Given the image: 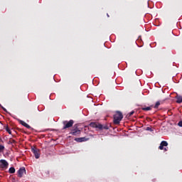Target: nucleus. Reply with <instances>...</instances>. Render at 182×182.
<instances>
[{
  "instance_id": "obj_14",
  "label": "nucleus",
  "mask_w": 182,
  "mask_h": 182,
  "mask_svg": "<svg viewBox=\"0 0 182 182\" xmlns=\"http://www.w3.org/2000/svg\"><path fill=\"white\" fill-rule=\"evenodd\" d=\"M15 143H16V141H15V139H9V144H15Z\"/></svg>"
},
{
  "instance_id": "obj_20",
  "label": "nucleus",
  "mask_w": 182,
  "mask_h": 182,
  "mask_svg": "<svg viewBox=\"0 0 182 182\" xmlns=\"http://www.w3.org/2000/svg\"><path fill=\"white\" fill-rule=\"evenodd\" d=\"M0 107H1L4 112H6V109H5V107H4L1 104H0Z\"/></svg>"
},
{
  "instance_id": "obj_5",
  "label": "nucleus",
  "mask_w": 182,
  "mask_h": 182,
  "mask_svg": "<svg viewBox=\"0 0 182 182\" xmlns=\"http://www.w3.org/2000/svg\"><path fill=\"white\" fill-rule=\"evenodd\" d=\"M9 166V164L6 160L1 159L0 160V168H2L3 170H6L8 168V166Z\"/></svg>"
},
{
  "instance_id": "obj_13",
  "label": "nucleus",
  "mask_w": 182,
  "mask_h": 182,
  "mask_svg": "<svg viewBox=\"0 0 182 182\" xmlns=\"http://www.w3.org/2000/svg\"><path fill=\"white\" fill-rule=\"evenodd\" d=\"M160 101H157L155 105L154 106V109H159V106H160Z\"/></svg>"
},
{
  "instance_id": "obj_9",
  "label": "nucleus",
  "mask_w": 182,
  "mask_h": 182,
  "mask_svg": "<svg viewBox=\"0 0 182 182\" xmlns=\"http://www.w3.org/2000/svg\"><path fill=\"white\" fill-rule=\"evenodd\" d=\"M75 141H77L78 143H82V141H87L89 139L86 137H80V138H75Z\"/></svg>"
},
{
  "instance_id": "obj_6",
  "label": "nucleus",
  "mask_w": 182,
  "mask_h": 182,
  "mask_svg": "<svg viewBox=\"0 0 182 182\" xmlns=\"http://www.w3.org/2000/svg\"><path fill=\"white\" fill-rule=\"evenodd\" d=\"M31 151L32 153H33L34 156H35V159H39V157H41V154L39 153V149L36 148V147H33L31 149Z\"/></svg>"
},
{
  "instance_id": "obj_25",
  "label": "nucleus",
  "mask_w": 182,
  "mask_h": 182,
  "mask_svg": "<svg viewBox=\"0 0 182 182\" xmlns=\"http://www.w3.org/2000/svg\"><path fill=\"white\" fill-rule=\"evenodd\" d=\"M0 140H1V137H0Z\"/></svg>"
},
{
  "instance_id": "obj_23",
  "label": "nucleus",
  "mask_w": 182,
  "mask_h": 182,
  "mask_svg": "<svg viewBox=\"0 0 182 182\" xmlns=\"http://www.w3.org/2000/svg\"><path fill=\"white\" fill-rule=\"evenodd\" d=\"M165 151H167V149L164 148Z\"/></svg>"
},
{
  "instance_id": "obj_8",
  "label": "nucleus",
  "mask_w": 182,
  "mask_h": 182,
  "mask_svg": "<svg viewBox=\"0 0 182 182\" xmlns=\"http://www.w3.org/2000/svg\"><path fill=\"white\" fill-rule=\"evenodd\" d=\"M168 146V143L166 141H162L160 144V146L159 147V150H163L164 147H167Z\"/></svg>"
},
{
  "instance_id": "obj_12",
  "label": "nucleus",
  "mask_w": 182,
  "mask_h": 182,
  "mask_svg": "<svg viewBox=\"0 0 182 182\" xmlns=\"http://www.w3.org/2000/svg\"><path fill=\"white\" fill-rule=\"evenodd\" d=\"M9 173H10V174H14L15 173V168L11 167L9 170Z\"/></svg>"
},
{
  "instance_id": "obj_4",
  "label": "nucleus",
  "mask_w": 182,
  "mask_h": 182,
  "mask_svg": "<svg viewBox=\"0 0 182 182\" xmlns=\"http://www.w3.org/2000/svg\"><path fill=\"white\" fill-rule=\"evenodd\" d=\"M75 121H73V119H70V121H63V130H66V129H70V127H73Z\"/></svg>"
},
{
  "instance_id": "obj_7",
  "label": "nucleus",
  "mask_w": 182,
  "mask_h": 182,
  "mask_svg": "<svg viewBox=\"0 0 182 182\" xmlns=\"http://www.w3.org/2000/svg\"><path fill=\"white\" fill-rule=\"evenodd\" d=\"M18 177H23V174H25V173H26V169H25V167H21L19 168V170L18 171Z\"/></svg>"
},
{
  "instance_id": "obj_15",
  "label": "nucleus",
  "mask_w": 182,
  "mask_h": 182,
  "mask_svg": "<svg viewBox=\"0 0 182 182\" xmlns=\"http://www.w3.org/2000/svg\"><path fill=\"white\" fill-rule=\"evenodd\" d=\"M151 107H153V106L147 107H143L142 110H144V111L151 110Z\"/></svg>"
},
{
  "instance_id": "obj_17",
  "label": "nucleus",
  "mask_w": 182,
  "mask_h": 182,
  "mask_svg": "<svg viewBox=\"0 0 182 182\" xmlns=\"http://www.w3.org/2000/svg\"><path fill=\"white\" fill-rule=\"evenodd\" d=\"M133 114H134V111H132L131 112H129L127 114V116H128V117H130L133 116Z\"/></svg>"
},
{
  "instance_id": "obj_24",
  "label": "nucleus",
  "mask_w": 182,
  "mask_h": 182,
  "mask_svg": "<svg viewBox=\"0 0 182 182\" xmlns=\"http://www.w3.org/2000/svg\"><path fill=\"white\" fill-rule=\"evenodd\" d=\"M107 16H108V18H109V14H107Z\"/></svg>"
},
{
  "instance_id": "obj_10",
  "label": "nucleus",
  "mask_w": 182,
  "mask_h": 182,
  "mask_svg": "<svg viewBox=\"0 0 182 182\" xmlns=\"http://www.w3.org/2000/svg\"><path fill=\"white\" fill-rule=\"evenodd\" d=\"M20 124H21L22 126H24V127H26V129H31L29 124H28L26 122L22 120L20 121Z\"/></svg>"
},
{
  "instance_id": "obj_11",
  "label": "nucleus",
  "mask_w": 182,
  "mask_h": 182,
  "mask_svg": "<svg viewBox=\"0 0 182 182\" xmlns=\"http://www.w3.org/2000/svg\"><path fill=\"white\" fill-rule=\"evenodd\" d=\"M176 103H182V96L177 95L176 96Z\"/></svg>"
},
{
  "instance_id": "obj_21",
  "label": "nucleus",
  "mask_w": 182,
  "mask_h": 182,
  "mask_svg": "<svg viewBox=\"0 0 182 182\" xmlns=\"http://www.w3.org/2000/svg\"><path fill=\"white\" fill-rule=\"evenodd\" d=\"M46 176H49V171H46Z\"/></svg>"
},
{
  "instance_id": "obj_18",
  "label": "nucleus",
  "mask_w": 182,
  "mask_h": 182,
  "mask_svg": "<svg viewBox=\"0 0 182 182\" xmlns=\"http://www.w3.org/2000/svg\"><path fill=\"white\" fill-rule=\"evenodd\" d=\"M4 149H5V146H4V145L0 144V150H4Z\"/></svg>"
},
{
  "instance_id": "obj_19",
  "label": "nucleus",
  "mask_w": 182,
  "mask_h": 182,
  "mask_svg": "<svg viewBox=\"0 0 182 182\" xmlns=\"http://www.w3.org/2000/svg\"><path fill=\"white\" fill-rule=\"evenodd\" d=\"M178 126H179V127H182V121H180V122L178 123Z\"/></svg>"
},
{
  "instance_id": "obj_2",
  "label": "nucleus",
  "mask_w": 182,
  "mask_h": 182,
  "mask_svg": "<svg viewBox=\"0 0 182 182\" xmlns=\"http://www.w3.org/2000/svg\"><path fill=\"white\" fill-rule=\"evenodd\" d=\"M123 119V114L118 111L114 114V124H120Z\"/></svg>"
},
{
  "instance_id": "obj_1",
  "label": "nucleus",
  "mask_w": 182,
  "mask_h": 182,
  "mask_svg": "<svg viewBox=\"0 0 182 182\" xmlns=\"http://www.w3.org/2000/svg\"><path fill=\"white\" fill-rule=\"evenodd\" d=\"M82 133V130L79 128V125L75 124L70 129L69 134L71 136H79Z\"/></svg>"
},
{
  "instance_id": "obj_22",
  "label": "nucleus",
  "mask_w": 182,
  "mask_h": 182,
  "mask_svg": "<svg viewBox=\"0 0 182 182\" xmlns=\"http://www.w3.org/2000/svg\"><path fill=\"white\" fill-rule=\"evenodd\" d=\"M146 130H150V131H151V128L147 127V128H146Z\"/></svg>"
},
{
  "instance_id": "obj_3",
  "label": "nucleus",
  "mask_w": 182,
  "mask_h": 182,
  "mask_svg": "<svg viewBox=\"0 0 182 182\" xmlns=\"http://www.w3.org/2000/svg\"><path fill=\"white\" fill-rule=\"evenodd\" d=\"M90 127H93L94 129H99V130H109V126L107 125H102V124L96 123V122H91L90 124Z\"/></svg>"
},
{
  "instance_id": "obj_16",
  "label": "nucleus",
  "mask_w": 182,
  "mask_h": 182,
  "mask_svg": "<svg viewBox=\"0 0 182 182\" xmlns=\"http://www.w3.org/2000/svg\"><path fill=\"white\" fill-rule=\"evenodd\" d=\"M6 131L7 132V133H9V134H12V132L11 131L9 127H6Z\"/></svg>"
}]
</instances>
